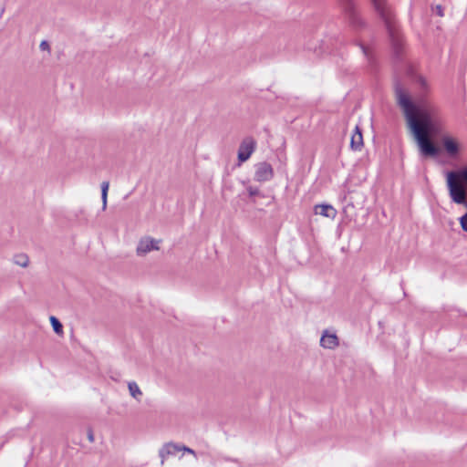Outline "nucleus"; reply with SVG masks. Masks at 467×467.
I'll list each match as a JSON object with an SVG mask.
<instances>
[{"label":"nucleus","mask_w":467,"mask_h":467,"mask_svg":"<svg viewBox=\"0 0 467 467\" xmlns=\"http://www.w3.org/2000/svg\"><path fill=\"white\" fill-rule=\"evenodd\" d=\"M398 104L403 109L408 125L418 143L422 155L434 157L439 154V148L431 141L432 136L444 133L445 118L441 109L432 103L416 106L400 83L394 86Z\"/></svg>","instance_id":"nucleus-1"},{"label":"nucleus","mask_w":467,"mask_h":467,"mask_svg":"<svg viewBox=\"0 0 467 467\" xmlns=\"http://www.w3.org/2000/svg\"><path fill=\"white\" fill-rule=\"evenodd\" d=\"M370 2L384 22L395 55L400 56L402 48V36L391 6L386 0H370Z\"/></svg>","instance_id":"nucleus-2"},{"label":"nucleus","mask_w":467,"mask_h":467,"mask_svg":"<svg viewBox=\"0 0 467 467\" xmlns=\"http://www.w3.org/2000/svg\"><path fill=\"white\" fill-rule=\"evenodd\" d=\"M446 182L451 201L467 206V166L448 171Z\"/></svg>","instance_id":"nucleus-3"},{"label":"nucleus","mask_w":467,"mask_h":467,"mask_svg":"<svg viewBox=\"0 0 467 467\" xmlns=\"http://www.w3.org/2000/svg\"><path fill=\"white\" fill-rule=\"evenodd\" d=\"M348 26L355 32L361 31L367 26L359 15L354 0H337Z\"/></svg>","instance_id":"nucleus-4"},{"label":"nucleus","mask_w":467,"mask_h":467,"mask_svg":"<svg viewBox=\"0 0 467 467\" xmlns=\"http://www.w3.org/2000/svg\"><path fill=\"white\" fill-rule=\"evenodd\" d=\"M255 147L256 141L254 138L246 137L245 139L243 140L238 149V165L246 161L251 157V155L255 150Z\"/></svg>","instance_id":"nucleus-5"},{"label":"nucleus","mask_w":467,"mask_h":467,"mask_svg":"<svg viewBox=\"0 0 467 467\" xmlns=\"http://www.w3.org/2000/svg\"><path fill=\"white\" fill-rule=\"evenodd\" d=\"M161 240L154 239L150 236L142 237L136 248V253L139 256H144L151 251H158Z\"/></svg>","instance_id":"nucleus-6"},{"label":"nucleus","mask_w":467,"mask_h":467,"mask_svg":"<svg viewBox=\"0 0 467 467\" xmlns=\"http://www.w3.org/2000/svg\"><path fill=\"white\" fill-rule=\"evenodd\" d=\"M274 169L270 163L262 161L255 165L254 180L256 182H268L274 178Z\"/></svg>","instance_id":"nucleus-7"},{"label":"nucleus","mask_w":467,"mask_h":467,"mask_svg":"<svg viewBox=\"0 0 467 467\" xmlns=\"http://www.w3.org/2000/svg\"><path fill=\"white\" fill-rule=\"evenodd\" d=\"M442 145L446 154L451 159H457L459 157L460 144L455 139L450 136H444L442 138Z\"/></svg>","instance_id":"nucleus-8"},{"label":"nucleus","mask_w":467,"mask_h":467,"mask_svg":"<svg viewBox=\"0 0 467 467\" xmlns=\"http://www.w3.org/2000/svg\"><path fill=\"white\" fill-rule=\"evenodd\" d=\"M181 445L174 442L165 443L161 449L159 451V456L161 459V465L164 463L165 459L170 455H175L177 452L181 451Z\"/></svg>","instance_id":"nucleus-9"},{"label":"nucleus","mask_w":467,"mask_h":467,"mask_svg":"<svg viewBox=\"0 0 467 467\" xmlns=\"http://www.w3.org/2000/svg\"><path fill=\"white\" fill-rule=\"evenodd\" d=\"M339 344L338 337L334 333L325 331L320 338V345L328 349L336 348Z\"/></svg>","instance_id":"nucleus-10"},{"label":"nucleus","mask_w":467,"mask_h":467,"mask_svg":"<svg viewBox=\"0 0 467 467\" xmlns=\"http://www.w3.org/2000/svg\"><path fill=\"white\" fill-rule=\"evenodd\" d=\"M314 213L317 215H321L327 218H335L337 215V210L327 203L317 204L314 206Z\"/></svg>","instance_id":"nucleus-11"},{"label":"nucleus","mask_w":467,"mask_h":467,"mask_svg":"<svg viewBox=\"0 0 467 467\" xmlns=\"http://www.w3.org/2000/svg\"><path fill=\"white\" fill-rule=\"evenodd\" d=\"M363 146V136L361 130L357 126L351 136L350 147L354 150H359Z\"/></svg>","instance_id":"nucleus-12"},{"label":"nucleus","mask_w":467,"mask_h":467,"mask_svg":"<svg viewBox=\"0 0 467 467\" xmlns=\"http://www.w3.org/2000/svg\"><path fill=\"white\" fill-rule=\"evenodd\" d=\"M129 391L131 397L140 400L142 396V391L135 381H130L128 383Z\"/></svg>","instance_id":"nucleus-13"},{"label":"nucleus","mask_w":467,"mask_h":467,"mask_svg":"<svg viewBox=\"0 0 467 467\" xmlns=\"http://www.w3.org/2000/svg\"><path fill=\"white\" fill-rule=\"evenodd\" d=\"M14 263L21 267H27L29 265V258L26 254H17L14 256Z\"/></svg>","instance_id":"nucleus-14"},{"label":"nucleus","mask_w":467,"mask_h":467,"mask_svg":"<svg viewBox=\"0 0 467 467\" xmlns=\"http://www.w3.org/2000/svg\"><path fill=\"white\" fill-rule=\"evenodd\" d=\"M49 321H50V324L53 327V330L54 332L58 335V336H61L63 335V325L61 324V322L58 320V318H57L56 317L54 316H51L49 317Z\"/></svg>","instance_id":"nucleus-15"},{"label":"nucleus","mask_w":467,"mask_h":467,"mask_svg":"<svg viewBox=\"0 0 467 467\" xmlns=\"http://www.w3.org/2000/svg\"><path fill=\"white\" fill-rule=\"evenodd\" d=\"M109 187V182L108 181H104L101 183V200H102V209L103 210H105L107 207Z\"/></svg>","instance_id":"nucleus-16"},{"label":"nucleus","mask_w":467,"mask_h":467,"mask_svg":"<svg viewBox=\"0 0 467 467\" xmlns=\"http://www.w3.org/2000/svg\"><path fill=\"white\" fill-rule=\"evenodd\" d=\"M355 45L358 46L361 48L364 56L368 58V61L372 59L370 49L368 47H366L365 45L358 41H355Z\"/></svg>","instance_id":"nucleus-17"},{"label":"nucleus","mask_w":467,"mask_h":467,"mask_svg":"<svg viewBox=\"0 0 467 467\" xmlns=\"http://www.w3.org/2000/svg\"><path fill=\"white\" fill-rule=\"evenodd\" d=\"M460 223L462 230L467 232V213L460 218Z\"/></svg>","instance_id":"nucleus-18"},{"label":"nucleus","mask_w":467,"mask_h":467,"mask_svg":"<svg viewBox=\"0 0 467 467\" xmlns=\"http://www.w3.org/2000/svg\"><path fill=\"white\" fill-rule=\"evenodd\" d=\"M247 192L249 193V196L254 197L260 193L259 190L257 188L249 186L247 187Z\"/></svg>","instance_id":"nucleus-19"},{"label":"nucleus","mask_w":467,"mask_h":467,"mask_svg":"<svg viewBox=\"0 0 467 467\" xmlns=\"http://www.w3.org/2000/svg\"><path fill=\"white\" fill-rule=\"evenodd\" d=\"M39 48L41 50H47V51H50V46H49V43L47 41V40H43L41 41L40 45H39Z\"/></svg>","instance_id":"nucleus-20"},{"label":"nucleus","mask_w":467,"mask_h":467,"mask_svg":"<svg viewBox=\"0 0 467 467\" xmlns=\"http://www.w3.org/2000/svg\"><path fill=\"white\" fill-rule=\"evenodd\" d=\"M435 11H436L437 16H439L441 17H442L444 16L443 7L441 5H437L435 6Z\"/></svg>","instance_id":"nucleus-21"},{"label":"nucleus","mask_w":467,"mask_h":467,"mask_svg":"<svg viewBox=\"0 0 467 467\" xmlns=\"http://www.w3.org/2000/svg\"><path fill=\"white\" fill-rule=\"evenodd\" d=\"M181 448H182V451L195 455V451L192 449L186 447L184 445H182V446L181 445Z\"/></svg>","instance_id":"nucleus-22"},{"label":"nucleus","mask_w":467,"mask_h":467,"mask_svg":"<svg viewBox=\"0 0 467 467\" xmlns=\"http://www.w3.org/2000/svg\"><path fill=\"white\" fill-rule=\"evenodd\" d=\"M93 434L89 432V442L93 441Z\"/></svg>","instance_id":"nucleus-23"}]
</instances>
